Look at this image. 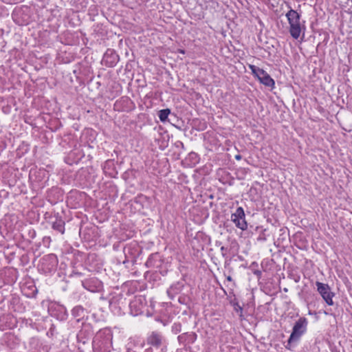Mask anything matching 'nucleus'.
I'll use <instances>...</instances> for the list:
<instances>
[{
	"mask_svg": "<svg viewBox=\"0 0 352 352\" xmlns=\"http://www.w3.org/2000/svg\"><path fill=\"white\" fill-rule=\"evenodd\" d=\"M231 221L235 224L236 227L241 230H246L248 229L245 214L242 207H238L235 212L232 214Z\"/></svg>",
	"mask_w": 352,
	"mask_h": 352,
	"instance_id": "nucleus-10",
	"label": "nucleus"
},
{
	"mask_svg": "<svg viewBox=\"0 0 352 352\" xmlns=\"http://www.w3.org/2000/svg\"><path fill=\"white\" fill-rule=\"evenodd\" d=\"M186 298L185 296H179L178 298V301L182 304H186Z\"/></svg>",
	"mask_w": 352,
	"mask_h": 352,
	"instance_id": "nucleus-31",
	"label": "nucleus"
},
{
	"mask_svg": "<svg viewBox=\"0 0 352 352\" xmlns=\"http://www.w3.org/2000/svg\"><path fill=\"white\" fill-rule=\"evenodd\" d=\"M309 314H310V315L312 314L311 311H309Z\"/></svg>",
	"mask_w": 352,
	"mask_h": 352,
	"instance_id": "nucleus-39",
	"label": "nucleus"
},
{
	"mask_svg": "<svg viewBox=\"0 0 352 352\" xmlns=\"http://www.w3.org/2000/svg\"><path fill=\"white\" fill-rule=\"evenodd\" d=\"M144 352H153V349L151 346L146 349Z\"/></svg>",
	"mask_w": 352,
	"mask_h": 352,
	"instance_id": "nucleus-32",
	"label": "nucleus"
},
{
	"mask_svg": "<svg viewBox=\"0 0 352 352\" xmlns=\"http://www.w3.org/2000/svg\"><path fill=\"white\" fill-rule=\"evenodd\" d=\"M146 305L147 302L145 296H135L129 303L130 314L134 316L143 314L146 310Z\"/></svg>",
	"mask_w": 352,
	"mask_h": 352,
	"instance_id": "nucleus-6",
	"label": "nucleus"
},
{
	"mask_svg": "<svg viewBox=\"0 0 352 352\" xmlns=\"http://www.w3.org/2000/svg\"><path fill=\"white\" fill-rule=\"evenodd\" d=\"M50 224L53 230L58 234H63L65 230V220L59 215L58 213L55 214L50 217Z\"/></svg>",
	"mask_w": 352,
	"mask_h": 352,
	"instance_id": "nucleus-16",
	"label": "nucleus"
},
{
	"mask_svg": "<svg viewBox=\"0 0 352 352\" xmlns=\"http://www.w3.org/2000/svg\"><path fill=\"white\" fill-rule=\"evenodd\" d=\"M168 116L175 118V113H172L170 109H164L158 112V117L162 122H170Z\"/></svg>",
	"mask_w": 352,
	"mask_h": 352,
	"instance_id": "nucleus-21",
	"label": "nucleus"
},
{
	"mask_svg": "<svg viewBox=\"0 0 352 352\" xmlns=\"http://www.w3.org/2000/svg\"><path fill=\"white\" fill-rule=\"evenodd\" d=\"M145 265L148 268L156 269V272H159L163 276L167 274L170 266L168 262L164 261L163 256L159 252L151 254Z\"/></svg>",
	"mask_w": 352,
	"mask_h": 352,
	"instance_id": "nucleus-3",
	"label": "nucleus"
},
{
	"mask_svg": "<svg viewBox=\"0 0 352 352\" xmlns=\"http://www.w3.org/2000/svg\"><path fill=\"white\" fill-rule=\"evenodd\" d=\"M82 287L91 292H100L102 290L103 284L98 278L93 276L82 281Z\"/></svg>",
	"mask_w": 352,
	"mask_h": 352,
	"instance_id": "nucleus-13",
	"label": "nucleus"
},
{
	"mask_svg": "<svg viewBox=\"0 0 352 352\" xmlns=\"http://www.w3.org/2000/svg\"><path fill=\"white\" fill-rule=\"evenodd\" d=\"M112 333L108 329H100L93 338L94 352H110L112 346Z\"/></svg>",
	"mask_w": 352,
	"mask_h": 352,
	"instance_id": "nucleus-2",
	"label": "nucleus"
},
{
	"mask_svg": "<svg viewBox=\"0 0 352 352\" xmlns=\"http://www.w3.org/2000/svg\"><path fill=\"white\" fill-rule=\"evenodd\" d=\"M165 339L161 333L157 331H153L147 338H146V344L151 346L155 347V349H159L162 346L161 349L162 352H164V349H166V346H164Z\"/></svg>",
	"mask_w": 352,
	"mask_h": 352,
	"instance_id": "nucleus-11",
	"label": "nucleus"
},
{
	"mask_svg": "<svg viewBox=\"0 0 352 352\" xmlns=\"http://www.w3.org/2000/svg\"><path fill=\"white\" fill-rule=\"evenodd\" d=\"M249 67L251 69L252 73L254 75V76L255 78H256L257 79H258V78H260L259 75L261 74V72L263 71V69H261L258 67H256L255 65H250Z\"/></svg>",
	"mask_w": 352,
	"mask_h": 352,
	"instance_id": "nucleus-25",
	"label": "nucleus"
},
{
	"mask_svg": "<svg viewBox=\"0 0 352 352\" xmlns=\"http://www.w3.org/2000/svg\"><path fill=\"white\" fill-rule=\"evenodd\" d=\"M316 285L317 291L325 302L329 306L333 305V297L335 296V293L331 291V287L329 285L316 281Z\"/></svg>",
	"mask_w": 352,
	"mask_h": 352,
	"instance_id": "nucleus-8",
	"label": "nucleus"
},
{
	"mask_svg": "<svg viewBox=\"0 0 352 352\" xmlns=\"http://www.w3.org/2000/svg\"><path fill=\"white\" fill-rule=\"evenodd\" d=\"M197 338V335L194 332H187L182 333L177 337L179 344L184 346L194 343Z\"/></svg>",
	"mask_w": 352,
	"mask_h": 352,
	"instance_id": "nucleus-17",
	"label": "nucleus"
},
{
	"mask_svg": "<svg viewBox=\"0 0 352 352\" xmlns=\"http://www.w3.org/2000/svg\"><path fill=\"white\" fill-rule=\"evenodd\" d=\"M178 52H179V53H181V54H185V50H181V49H179V50H178Z\"/></svg>",
	"mask_w": 352,
	"mask_h": 352,
	"instance_id": "nucleus-35",
	"label": "nucleus"
},
{
	"mask_svg": "<svg viewBox=\"0 0 352 352\" xmlns=\"http://www.w3.org/2000/svg\"><path fill=\"white\" fill-rule=\"evenodd\" d=\"M119 60V56L113 49H107L103 55L101 63L108 67H113Z\"/></svg>",
	"mask_w": 352,
	"mask_h": 352,
	"instance_id": "nucleus-15",
	"label": "nucleus"
},
{
	"mask_svg": "<svg viewBox=\"0 0 352 352\" xmlns=\"http://www.w3.org/2000/svg\"><path fill=\"white\" fill-rule=\"evenodd\" d=\"M86 313V309L81 305L75 306L71 311L72 316L76 318L78 322L84 318Z\"/></svg>",
	"mask_w": 352,
	"mask_h": 352,
	"instance_id": "nucleus-20",
	"label": "nucleus"
},
{
	"mask_svg": "<svg viewBox=\"0 0 352 352\" xmlns=\"http://www.w3.org/2000/svg\"><path fill=\"white\" fill-rule=\"evenodd\" d=\"M184 285L182 281H178L173 284L167 290V294L170 298H173L176 294L181 292Z\"/></svg>",
	"mask_w": 352,
	"mask_h": 352,
	"instance_id": "nucleus-19",
	"label": "nucleus"
},
{
	"mask_svg": "<svg viewBox=\"0 0 352 352\" xmlns=\"http://www.w3.org/2000/svg\"><path fill=\"white\" fill-rule=\"evenodd\" d=\"M259 76L260 78L258 80L261 83L269 87L272 88L274 87L275 82L274 79L264 69H263Z\"/></svg>",
	"mask_w": 352,
	"mask_h": 352,
	"instance_id": "nucleus-18",
	"label": "nucleus"
},
{
	"mask_svg": "<svg viewBox=\"0 0 352 352\" xmlns=\"http://www.w3.org/2000/svg\"><path fill=\"white\" fill-rule=\"evenodd\" d=\"M283 290H284L285 292H288L287 288H284Z\"/></svg>",
	"mask_w": 352,
	"mask_h": 352,
	"instance_id": "nucleus-38",
	"label": "nucleus"
},
{
	"mask_svg": "<svg viewBox=\"0 0 352 352\" xmlns=\"http://www.w3.org/2000/svg\"><path fill=\"white\" fill-rule=\"evenodd\" d=\"M120 102L125 103L126 105H127L129 108H131V107H134V104H133V101L127 96L122 97L121 98Z\"/></svg>",
	"mask_w": 352,
	"mask_h": 352,
	"instance_id": "nucleus-27",
	"label": "nucleus"
},
{
	"mask_svg": "<svg viewBox=\"0 0 352 352\" xmlns=\"http://www.w3.org/2000/svg\"><path fill=\"white\" fill-rule=\"evenodd\" d=\"M241 158H242V156H241V155H236L235 156V159H236V160H240Z\"/></svg>",
	"mask_w": 352,
	"mask_h": 352,
	"instance_id": "nucleus-34",
	"label": "nucleus"
},
{
	"mask_svg": "<svg viewBox=\"0 0 352 352\" xmlns=\"http://www.w3.org/2000/svg\"><path fill=\"white\" fill-rule=\"evenodd\" d=\"M43 241H50V237H45V238L43 239Z\"/></svg>",
	"mask_w": 352,
	"mask_h": 352,
	"instance_id": "nucleus-36",
	"label": "nucleus"
},
{
	"mask_svg": "<svg viewBox=\"0 0 352 352\" xmlns=\"http://www.w3.org/2000/svg\"><path fill=\"white\" fill-rule=\"evenodd\" d=\"M94 329L91 323L82 322L80 330L77 333L76 338L79 342L85 344L93 336Z\"/></svg>",
	"mask_w": 352,
	"mask_h": 352,
	"instance_id": "nucleus-9",
	"label": "nucleus"
},
{
	"mask_svg": "<svg viewBox=\"0 0 352 352\" xmlns=\"http://www.w3.org/2000/svg\"><path fill=\"white\" fill-rule=\"evenodd\" d=\"M129 300L122 294L113 296L109 300V306L111 309L117 310L118 314H124V310L129 306Z\"/></svg>",
	"mask_w": 352,
	"mask_h": 352,
	"instance_id": "nucleus-7",
	"label": "nucleus"
},
{
	"mask_svg": "<svg viewBox=\"0 0 352 352\" xmlns=\"http://www.w3.org/2000/svg\"><path fill=\"white\" fill-rule=\"evenodd\" d=\"M308 321L305 317H300L294 324L292 331L287 340V344L285 348L291 349L292 343L298 342L300 337L307 331Z\"/></svg>",
	"mask_w": 352,
	"mask_h": 352,
	"instance_id": "nucleus-4",
	"label": "nucleus"
},
{
	"mask_svg": "<svg viewBox=\"0 0 352 352\" xmlns=\"http://www.w3.org/2000/svg\"><path fill=\"white\" fill-rule=\"evenodd\" d=\"M173 333L177 334L182 331V324L180 322H175L171 327Z\"/></svg>",
	"mask_w": 352,
	"mask_h": 352,
	"instance_id": "nucleus-26",
	"label": "nucleus"
},
{
	"mask_svg": "<svg viewBox=\"0 0 352 352\" xmlns=\"http://www.w3.org/2000/svg\"><path fill=\"white\" fill-rule=\"evenodd\" d=\"M58 311L60 312L58 316V319L60 320H65L68 317V312L66 307L64 305H58Z\"/></svg>",
	"mask_w": 352,
	"mask_h": 352,
	"instance_id": "nucleus-23",
	"label": "nucleus"
},
{
	"mask_svg": "<svg viewBox=\"0 0 352 352\" xmlns=\"http://www.w3.org/2000/svg\"><path fill=\"white\" fill-rule=\"evenodd\" d=\"M58 265V258L54 254H49L41 258L39 263V270L45 274L54 272Z\"/></svg>",
	"mask_w": 352,
	"mask_h": 352,
	"instance_id": "nucleus-5",
	"label": "nucleus"
},
{
	"mask_svg": "<svg viewBox=\"0 0 352 352\" xmlns=\"http://www.w3.org/2000/svg\"><path fill=\"white\" fill-rule=\"evenodd\" d=\"M186 160L189 162V165L195 166L199 162V157L196 153L190 152Z\"/></svg>",
	"mask_w": 352,
	"mask_h": 352,
	"instance_id": "nucleus-22",
	"label": "nucleus"
},
{
	"mask_svg": "<svg viewBox=\"0 0 352 352\" xmlns=\"http://www.w3.org/2000/svg\"><path fill=\"white\" fill-rule=\"evenodd\" d=\"M73 274H75V275H78V276H82V272H76V271H73Z\"/></svg>",
	"mask_w": 352,
	"mask_h": 352,
	"instance_id": "nucleus-33",
	"label": "nucleus"
},
{
	"mask_svg": "<svg viewBox=\"0 0 352 352\" xmlns=\"http://www.w3.org/2000/svg\"><path fill=\"white\" fill-rule=\"evenodd\" d=\"M206 1H208L207 0H206Z\"/></svg>",
	"mask_w": 352,
	"mask_h": 352,
	"instance_id": "nucleus-40",
	"label": "nucleus"
},
{
	"mask_svg": "<svg viewBox=\"0 0 352 352\" xmlns=\"http://www.w3.org/2000/svg\"><path fill=\"white\" fill-rule=\"evenodd\" d=\"M175 146L177 148H181L182 150H184V145L182 142L177 140L174 144Z\"/></svg>",
	"mask_w": 352,
	"mask_h": 352,
	"instance_id": "nucleus-28",
	"label": "nucleus"
},
{
	"mask_svg": "<svg viewBox=\"0 0 352 352\" xmlns=\"http://www.w3.org/2000/svg\"><path fill=\"white\" fill-rule=\"evenodd\" d=\"M228 248L224 247V246H222L221 248V254L222 256L224 257V258H227V253H228Z\"/></svg>",
	"mask_w": 352,
	"mask_h": 352,
	"instance_id": "nucleus-29",
	"label": "nucleus"
},
{
	"mask_svg": "<svg viewBox=\"0 0 352 352\" xmlns=\"http://www.w3.org/2000/svg\"><path fill=\"white\" fill-rule=\"evenodd\" d=\"M123 252L126 258L125 261H123L124 263L126 261L135 263L136 261V258L139 256L141 250L138 244L131 243L124 248Z\"/></svg>",
	"mask_w": 352,
	"mask_h": 352,
	"instance_id": "nucleus-12",
	"label": "nucleus"
},
{
	"mask_svg": "<svg viewBox=\"0 0 352 352\" xmlns=\"http://www.w3.org/2000/svg\"><path fill=\"white\" fill-rule=\"evenodd\" d=\"M226 280L229 282H232V288L234 289V287H235L236 286V283L233 280L231 276H227Z\"/></svg>",
	"mask_w": 352,
	"mask_h": 352,
	"instance_id": "nucleus-30",
	"label": "nucleus"
},
{
	"mask_svg": "<svg viewBox=\"0 0 352 352\" xmlns=\"http://www.w3.org/2000/svg\"><path fill=\"white\" fill-rule=\"evenodd\" d=\"M222 289L223 293L227 295V299L229 300V303L233 307L234 311L239 315L241 320L244 319L243 314V307L239 305L233 288L230 289L229 294H227V292L223 288H222Z\"/></svg>",
	"mask_w": 352,
	"mask_h": 352,
	"instance_id": "nucleus-14",
	"label": "nucleus"
},
{
	"mask_svg": "<svg viewBox=\"0 0 352 352\" xmlns=\"http://www.w3.org/2000/svg\"><path fill=\"white\" fill-rule=\"evenodd\" d=\"M289 23V32L294 39H298L301 34L304 38L306 30L305 21L301 19V14L290 8L285 14Z\"/></svg>",
	"mask_w": 352,
	"mask_h": 352,
	"instance_id": "nucleus-1",
	"label": "nucleus"
},
{
	"mask_svg": "<svg viewBox=\"0 0 352 352\" xmlns=\"http://www.w3.org/2000/svg\"><path fill=\"white\" fill-rule=\"evenodd\" d=\"M258 265L256 262L254 261L251 263L250 268L252 270V273L257 276V278H260L261 276V271L258 270Z\"/></svg>",
	"mask_w": 352,
	"mask_h": 352,
	"instance_id": "nucleus-24",
	"label": "nucleus"
},
{
	"mask_svg": "<svg viewBox=\"0 0 352 352\" xmlns=\"http://www.w3.org/2000/svg\"><path fill=\"white\" fill-rule=\"evenodd\" d=\"M36 234V232L34 230H33L32 233V237L33 238Z\"/></svg>",
	"mask_w": 352,
	"mask_h": 352,
	"instance_id": "nucleus-37",
	"label": "nucleus"
}]
</instances>
